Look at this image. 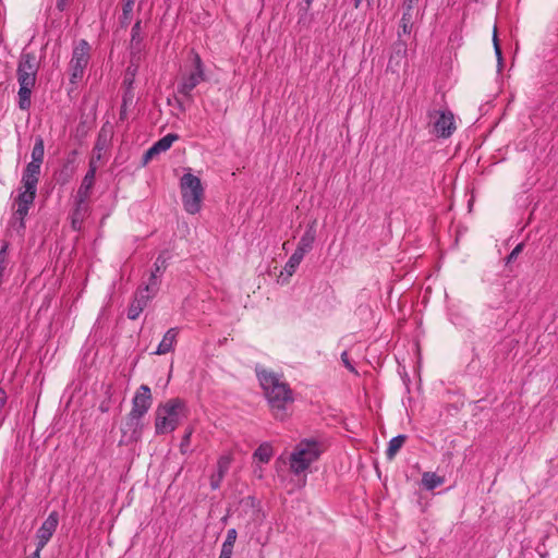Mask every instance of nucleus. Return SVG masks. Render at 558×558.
<instances>
[{"label": "nucleus", "instance_id": "a18cd8bd", "mask_svg": "<svg viewBox=\"0 0 558 558\" xmlns=\"http://www.w3.org/2000/svg\"><path fill=\"white\" fill-rule=\"evenodd\" d=\"M363 0H353L354 8H359Z\"/></svg>", "mask_w": 558, "mask_h": 558}, {"label": "nucleus", "instance_id": "39448f33", "mask_svg": "<svg viewBox=\"0 0 558 558\" xmlns=\"http://www.w3.org/2000/svg\"><path fill=\"white\" fill-rule=\"evenodd\" d=\"M182 203L184 209L191 214H197L202 208L204 189L199 178L192 173H185L180 182Z\"/></svg>", "mask_w": 558, "mask_h": 558}, {"label": "nucleus", "instance_id": "72a5a7b5", "mask_svg": "<svg viewBox=\"0 0 558 558\" xmlns=\"http://www.w3.org/2000/svg\"><path fill=\"white\" fill-rule=\"evenodd\" d=\"M232 545L222 544L219 558H231L233 553Z\"/></svg>", "mask_w": 558, "mask_h": 558}, {"label": "nucleus", "instance_id": "b1692460", "mask_svg": "<svg viewBox=\"0 0 558 558\" xmlns=\"http://www.w3.org/2000/svg\"><path fill=\"white\" fill-rule=\"evenodd\" d=\"M142 27H141V21H137L131 31V48L132 49H140L141 43L143 40L142 37Z\"/></svg>", "mask_w": 558, "mask_h": 558}, {"label": "nucleus", "instance_id": "e433bc0d", "mask_svg": "<svg viewBox=\"0 0 558 558\" xmlns=\"http://www.w3.org/2000/svg\"><path fill=\"white\" fill-rule=\"evenodd\" d=\"M341 361L342 363L344 364V366L350 371V372H353L355 373V368L354 366L351 364L350 360H349V355L348 353L344 351L342 352L341 354Z\"/></svg>", "mask_w": 558, "mask_h": 558}, {"label": "nucleus", "instance_id": "c85d7f7f", "mask_svg": "<svg viewBox=\"0 0 558 558\" xmlns=\"http://www.w3.org/2000/svg\"><path fill=\"white\" fill-rule=\"evenodd\" d=\"M413 23L410 21H404L403 19L400 20V31L398 33V36L400 37L402 34L409 35L412 31Z\"/></svg>", "mask_w": 558, "mask_h": 558}, {"label": "nucleus", "instance_id": "f03ea898", "mask_svg": "<svg viewBox=\"0 0 558 558\" xmlns=\"http://www.w3.org/2000/svg\"><path fill=\"white\" fill-rule=\"evenodd\" d=\"M257 377L265 392L272 414L277 420L283 421L287 413V404L293 401L292 391L281 378L268 371L257 372Z\"/></svg>", "mask_w": 558, "mask_h": 558}, {"label": "nucleus", "instance_id": "423d86ee", "mask_svg": "<svg viewBox=\"0 0 558 558\" xmlns=\"http://www.w3.org/2000/svg\"><path fill=\"white\" fill-rule=\"evenodd\" d=\"M322 453L320 445L315 440H302L290 458V468L295 474L304 472Z\"/></svg>", "mask_w": 558, "mask_h": 558}, {"label": "nucleus", "instance_id": "4468645a", "mask_svg": "<svg viewBox=\"0 0 558 558\" xmlns=\"http://www.w3.org/2000/svg\"><path fill=\"white\" fill-rule=\"evenodd\" d=\"M178 138L179 136L173 133H169L161 137L149 149L146 150V153L143 156L144 163H147L156 155L167 151L172 146L173 142L177 141Z\"/></svg>", "mask_w": 558, "mask_h": 558}, {"label": "nucleus", "instance_id": "c03bdc74", "mask_svg": "<svg viewBox=\"0 0 558 558\" xmlns=\"http://www.w3.org/2000/svg\"><path fill=\"white\" fill-rule=\"evenodd\" d=\"M92 158H94L95 163L97 165V162H98V161L100 160V158H101V155H100V153H98L96 156L94 155Z\"/></svg>", "mask_w": 558, "mask_h": 558}, {"label": "nucleus", "instance_id": "f704fd0d", "mask_svg": "<svg viewBox=\"0 0 558 558\" xmlns=\"http://www.w3.org/2000/svg\"><path fill=\"white\" fill-rule=\"evenodd\" d=\"M523 250V244L520 243L518 244L512 251L511 253L508 255L507 257V263H511L513 262L514 259H517V257L519 256V254L522 252Z\"/></svg>", "mask_w": 558, "mask_h": 558}, {"label": "nucleus", "instance_id": "473e14b6", "mask_svg": "<svg viewBox=\"0 0 558 558\" xmlns=\"http://www.w3.org/2000/svg\"><path fill=\"white\" fill-rule=\"evenodd\" d=\"M415 8L409 9L408 5L402 4V17L404 21H410L413 23V13Z\"/></svg>", "mask_w": 558, "mask_h": 558}, {"label": "nucleus", "instance_id": "6ab92c4d", "mask_svg": "<svg viewBox=\"0 0 558 558\" xmlns=\"http://www.w3.org/2000/svg\"><path fill=\"white\" fill-rule=\"evenodd\" d=\"M407 439V436L405 435H398L396 437H392L389 442H388V448L386 450V457L389 459V460H392L396 454L398 453V451L401 449V447L403 446L404 441Z\"/></svg>", "mask_w": 558, "mask_h": 558}, {"label": "nucleus", "instance_id": "37998d69", "mask_svg": "<svg viewBox=\"0 0 558 558\" xmlns=\"http://www.w3.org/2000/svg\"><path fill=\"white\" fill-rule=\"evenodd\" d=\"M493 44H494V48H496V44H499L498 35H497V28L496 27H494V33H493Z\"/></svg>", "mask_w": 558, "mask_h": 558}, {"label": "nucleus", "instance_id": "49530a36", "mask_svg": "<svg viewBox=\"0 0 558 558\" xmlns=\"http://www.w3.org/2000/svg\"><path fill=\"white\" fill-rule=\"evenodd\" d=\"M124 83H128V85H129V90H131V86H132L133 81H132V80H126V78H125Z\"/></svg>", "mask_w": 558, "mask_h": 558}, {"label": "nucleus", "instance_id": "de8ad7c7", "mask_svg": "<svg viewBox=\"0 0 558 558\" xmlns=\"http://www.w3.org/2000/svg\"><path fill=\"white\" fill-rule=\"evenodd\" d=\"M2 277H3V275L0 274V286L2 284Z\"/></svg>", "mask_w": 558, "mask_h": 558}, {"label": "nucleus", "instance_id": "0eeeda50", "mask_svg": "<svg viewBox=\"0 0 558 558\" xmlns=\"http://www.w3.org/2000/svg\"><path fill=\"white\" fill-rule=\"evenodd\" d=\"M427 117L432 134L439 138L450 137L457 129L454 116L449 109L429 110Z\"/></svg>", "mask_w": 558, "mask_h": 558}, {"label": "nucleus", "instance_id": "c756f323", "mask_svg": "<svg viewBox=\"0 0 558 558\" xmlns=\"http://www.w3.org/2000/svg\"><path fill=\"white\" fill-rule=\"evenodd\" d=\"M405 53H407V46L404 43H398L397 44V49H396V52L393 56H391L390 58V62L395 59V58H398V59H403L405 57Z\"/></svg>", "mask_w": 558, "mask_h": 558}, {"label": "nucleus", "instance_id": "20e7f679", "mask_svg": "<svg viewBox=\"0 0 558 558\" xmlns=\"http://www.w3.org/2000/svg\"><path fill=\"white\" fill-rule=\"evenodd\" d=\"M185 415V404L181 399H170L156 410L155 432L157 435L172 433Z\"/></svg>", "mask_w": 558, "mask_h": 558}, {"label": "nucleus", "instance_id": "2eb2a0df", "mask_svg": "<svg viewBox=\"0 0 558 558\" xmlns=\"http://www.w3.org/2000/svg\"><path fill=\"white\" fill-rule=\"evenodd\" d=\"M89 211L88 201L74 198V208L71 214V227L73 230H81L84 219Z\"/></svg>", "mask_w": 558, "mask_h": 558}, {"label": "nucleus", "instance_id": "dca6fc26", "mask_svg": "<svg viewBox=\"0 0 558 558\" xmlns=\"http://www.w3.org/2000/svg\"><path fill=\"white\" fill-rule=\"evenodd\" d=\"M179 335V328L173 327L166 331L154 354L165 355L173 351Z\"/></svg>", "mask_w": 558, "mask_h": 558}, {"label": "nucleus", "instance_id": "58836bf2", "mask_svg": "<svg viewBox=\"0 0 558 558\" xmlns=\"http://www.w3.org/2000/svg\"><path fill=\"white\" fill-rule=\"evenodd\" d=\"M494 50H495V54L497 57L498 66H499V69H501V66H502V52H501V48H500L499 44H496V48H494Z\"/></svg>", "mask_w": 558, "mask_h": 558}, {"label": "nucleus", "instance_id": "6e6552de", "mask_svg": "<svg viewBox=\"0 0 558 558\" xmlns=\"http://www.w3.org/2000/svg\"><path fill=\"white\" fill-rule=\"evenodd\" d=\"M90 46L85 39H81L73 49L70 61L71 82L81 80L89 62Z\"/></svg>", "mask_w": 558, "mask_h": 558}, {"label": "nucleus", "instance_id": "bb28decb", "mask_svg": "<svg viewBox=\"0 0 558 558\" xmlns=\"http://www.w3.org/2000/svg\"><path fill=\"white\" fill-rule=\"evenodd\" d=\"M9 264L8 260V244H3L0 250V274L3 275L4 270L7 269Z\"/></svg>", "mask_w": 558, "mask_h": 558}, {"label": "nucleus", "instance_id": "f257e3e1", "mask_svg": "<svg viewBox=\"0 0 558 558\" xmlns=\"http://www.w3.org/2000/svg\"><path fill=\"white\" fill-rule=\"evenodd\" d=\"M31 157L32 160L26 165L22 173L21 184L23 191H20L15 198L16 208L13 218L19 220V229L25 228L24 219L28 215L29 207L33 205L37 194V184L45 157V144L40 136L35 138Z\"/></svg>", "mask_w": 558, "mask_h": 558}, {"label": "nucleus", "instance_id": "aec40b11", "mask_svg": "<svg viewBox=\"0 0 558 558\" xmlns=\"http://www.w3.org/2000/svg\"><path fill=\"white\" fill-rule=\"evenodd\" d=\"M442 483L444 478L433 472H425L422 476V484L427 490H433L434 488L440 486Z\"/></svg>", "mask_w": 558, "mask_h": 558}, {"label": "nucleus", "instance_id": "f8f14e48", "mask_svg": "<svg viewBox=\"0 0 558 558\" xmlns=\"http://www.w3.org/2000/svg\"><path fill=\"white\" fill-rule=\"evenodd\" d=\"M143 416L130 412L121 426L123 437L129 441H138L142 437Z\"/></svg>", "mask_w": 558, "mask_h": 558}, {"label": "nucleus", "instance_id": "412c9836", "mask_svg": "<svg viewBox=\"0 0 558 558\" xmlns=\"http://www.w3.org/2000/svg\"><path fill=\"white\" fill-rule=\"evenodd\" d=\"M303 258V255L299 254L295 251L293 252V254L290 256V258L288 259L283 267V271L287 274L288 277H291L295 272L296 268L299 267Z\"/></svg>", "mask_w": 558, "mask_h": 558}, {"label": "nucleus", "instance_id": "a211bd4d", "mask_svg": "<svg viewBox=\"0 0 558 558\" xmlns=\"http://www.w3.org/2000/svg\"><path fill=\"white\" fill-rule=\"evenodd\" d=\"M316 239V230L314 227V223L308 226L303 235L301 236L298 246L295 248V252L299 254L305 256L306 253H308Z\"/></svg>", "mask_w": 558, "mask_h": 558}, {"label": "nucleus", "instance_id": "5701e85b", "mask_svg": "<svg viewBox=\"0 0 558 558\" xmlns=\"http://www.w3.org/2000/svg\"><path fill=\"white\" fill-rule=\"evenodd\" d=\"M272 456V448L268 444H262L254 452V458L263 463L269 462Z\"/></svg>", "mask_w": 558, "mask_h": 558}, {"label": "nucleus", "instance_id": "9b49d317", "mask_svg": "<svg viewBox=\"0 0 558 558\" xmlns=\"http://www.w3.org/2000/svg\"><path fill=\"white\" fill-rule=\"evenodd\" d=\"M153 403L150 388L147 385H142L132 400V409L130 412L141 416H145Z\"/></svg>", "mask_w": 558, "mask_h": 558}, {"label": "nucleus", "instance_id": "79ce46f5", "mask_svg": "<svg viewBox=\"0 0 558 558\" xmlns=\"http://www.w3.org/2000/svg\"><path fill=\"white\" fill-rule=\"evenodd\" d=\"M418 2H420V0H403L402 4L408 5L409 9H411V8H415Z\"/></svg>", "mask_w": 558, "mask_h": 558}, {"label": "nucleus", "instance_id": "ddd939ff", "mask_svg": "<svg viewBox=\"0 0 558 558\" xmlns=\"http://www.w3.org/2000/svg\"><path fill=\"white\" fill-rule=\"evenodd\" d=\"M97 169H98V165L95 163L94 158H90L89 163H88V170L81 182V185L76 192L75 198L86 199V201L89 199L92 190L95 184Z\"/></svg>", "mask_w": 558, "mask_h": 558}, {"label": "nucleus", "instance_id": "ea45409f", "mask_svg": "<svg viewBox=\"0 0 558 558\" xmlns=\"http://www.w3.org/2000/svg\"><path fill=\"white\" fill-rule=\"evenodd\" d=\"M69 0H57L56 7L60 12L68 8Z\"/></svg>", "mask_w": 558, "mask_h": 558}, {"label": "nucleus", "instance_id": "a878e982", "mask_svg": "<svg viewBox=\"0 0 558 558\" xmlns=\"http://www.w3.org/2000/svg\"><path fill=\"white\" fill-rule=\"evenodd\" d=\"M231 464V457L229 454H223L218 459L217 462V475L219 477H223L226 473L228 472Z\"/></svg>", "mask_w": 558, "mask_h": 558}, {"label": "nucleus", "instance_id": "2f4dec72", "mask_svg": "<svg viewBox=\"0 0 558 558\" xmlns=\"http://www.w3.org/2000/svg\"><path fill=\"white\" fill-rule=\"evenodd\" d=\"M236 536H238L236 530L235 529H229L227 531L226 539H225V542L222 544L234 546V543L236 541Z\"/></svg>", "mask_w": 558, "mask_h": 558}, {"label": "nucleus", "instance_id": "4c0bfd02", "mask_svg": "<svg viewBox=\"0 0 558 558\" xmlns=\"http://www.w3.org/2000/svg\"><path fill=\"white\" fill-rule=\"evenodd\" d=\"M223 477H219V475H217V473L213 474L211 475V478H210V486L213 489H217L219 486H220V483L222 481Z\"/></svg>", "mask_w": 558, "mask_h": 558}, {"label": "nucleus", "instance_id": "7ed1b4c3", "mask_svg": "<svg viewBox=\"0 0 558 558\" xmlns=\"http://www.w3.org/2000/svg\"><path fill=\"white\" fill-rule=\"evenodd\" d=\"M38 68L39 62L36 54L34 52L23 51L16 70L17 82L20 85L17 104L21 110H28L31 108V96L36 84Z\"/></svg>", "mask_w": 558, "mask_h": 558}, {"label": "nucleus", "instance_id": "cd10ccee", "mask_svg": "<svg viewBox=\"0 0 558 558\" xmlns=\"http://www.w3.org/2000/svg\"><path fill=\"white\" fill-rule=\"evenodd\" d=\"M166 262H167V258L160 254L157 258H156V262L154 264L155 266V269L153 272H156V275L159 277L160 274L165 270L166 268Z\"/></svg>", "mask_w": 558, "mask_h": 558}, {"label": "nucleus", "instance_id": "a19ab883", "mask_svg": "<svg viewBox=\"0 0 558 558\" xmlns=\"http://www.w3.org/2000/svg\"><path fill=\"white\" fill-rule=\"evenodd\" d=\"M313 3V0H302L301 8L307 12Z\"/></svg>", "mask_w": 558, "mask_h": 558}, {"label": "nucleus", "instance_id": "c9c22d12", "mask_svg": "<svg viewBox=\"0 0 558 558\" xmlns=\"http://www.w3.org/2000/svg\"><path fill=\"white\" fill-rule=\"evenodd\" d=\"M192 433H193L192 429H189V430L185 432V434H184V436L182 438L181 445H180V448H181L182 452H185V448L189 447Z\"/></svg>", "mask_w": 558, "mask_h": 558}, {"label": "nucleus", "instance_id": "1a4fd4ad", "mask_svg": "<svg viewBox=\"0 0 558 558\" xmlns=\"http://www.w3.org/2000/svg\"><path fill=\"white\" fill-rule=\"evenodd\" d=\"M194 70L182 78V82L178 85V93L183 95L187 99H192L193 89L206 80L204 64L201 57L194 53L193 58Z\"/></svg>", "mask_w": 558, "mask_h": 558}, {"label": "nucleus", "instance_id": "393cba45", "mask_svg": "<svg viewBox=\"0 0 558 558\" xmlns=\"http://www.w3.org/2000/svg\"><path fill=\"white\" fill-rule=\"evenodd\" d=\"M134 2V0H126L123 3L122 15L120 16V22L123 26L129 25L131 22Z\"/></svg>", "mask_w": 558, "mask_h": 558}, {"label": "nucleus", "instance_id": "f3484780", "mask_svg": "<svg viewBox=\"0 0 558 558\" xmlns=\"http://www.w3.org/2000/svg\"><path fill=\"white\" fill-rule=\"evenodd\" d=\"M149 300L150 295H145L144 291H137L133 302L129 307L128 317L132 320L136 319L143 310L147 306Z\"/></svg>", "mask_w": 558, "mask_h": 558}, {"label": "nucleus", "instance_id": "4be33fe9", "mask_svg": "<svg viewBox=\"0 0 558 558\" xmlns=\"http://www.w3.org/2000/svg\"><path fill=\"white\" fill-rule=\"evenodd\" d=\"M159 289V281L158 276L156 272H151L150 277L148 279V282L145 284L144 288L140 289L138 291H144L145 295H150V299L155 296Z\"/></svg>", "mask_w": 558, "mask_h": 558}, {"label": "nucleus", "instance_id": "9d476101", "mask_svg": "<svg viewBox=\"0 0 558 558\" xmlns=\"http://www.w3.org/2000/svg\"><path fill=\"white\" fill-rule=\"evenodd\" d=\"M58 524L59 514L57 511H52L43 522L41 526L37 530L36 537L38 543V549H43L48 544V542L54 534Z\"/></svg>", "mask_w": 558, "mask_h": 558}, {"label": "nucleus", "instance_id": "7c9ffc66", "mask_svg": "<svg viewBox=\"0 0 558 558\" xmlns=\"http://www.w3.org/2000/svg\"><path fill=\"white\" fill-rule=\"evenodd\" d=\"M133 100V94L131 90H128L124 96H123V104H122V108H121V118H123V116L125 114V111H126V108L129 106V104H131Z\"/></svg>", "mask_w": 558, "mask_h": 558}]
</instances>
